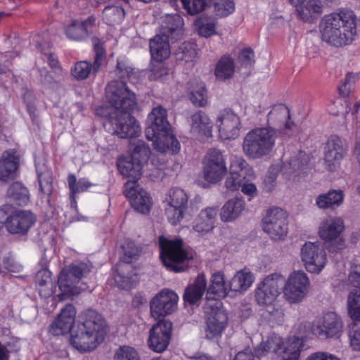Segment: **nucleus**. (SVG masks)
I'll use <instances>...</instances> for the list:
<instances>
[{"mask_svg": "<svg viewBox=\"0 0 360 360\" xmlns=\"http://www.w3.org/2000/svg\"><path fill=\"white\" fill-rule=\"evenodd\" d=\"M166 200L167 205L186 209L188 196L185 191L181 188H172L169 191Z\"/></svg>", "mask_w": 360, "mask_h": 360, "instance_id": "nucleus-51", "label": "nucleus"}, {"mask_svg": "<svg viewBox=\"0 0 360 360\" xmlns=\"http://www.w3.org/2000/svg\"><path fill=\"white\" fill-rule=\"evenodd\" d=\"M196 55V45L191 41L184 42L175 52V57L177 60L184 61L189 65H193Z\"/></svg>", "mask_w": 360, "mask_h": 360, "instance_id": "nucleus-44", "label": "nucleus"}, {"mask_svg": "<svg viewBox=\"0 0 360 360\" xmlns=\"http://www.w3.org/2000/svg\"><path fill=\"white\" fill-rule=\"evenodd\" d=\"M94 49L95 51V58L94 64L91 65L92 71L97 72L101 69L105 60V52L102 45L99 44H94Z\"/></svg>", "mask_w": 360, "mask_h": 360, "instance_id": "nucleus-62", "label": "nucleus"}, {"mask_svg": "<svg viewBox=\"0 0 360 360\" xmlns=\"http://www.w3.org/2000/svg\"><path fill=\"white\" fill-rule=\"evenodd\" d=\"M302 260L308 271L319 274L327 262L326 253L317 243L307 242L301 249Z\"/></svg>", "mask_w": 360, "mask_h": 360, "instance_id": "nucleus-20", "label": "nucleus"}, {"mask_svg": "<svg viewBox=\"0 0 360 360\" xmlns=\"http://www.w3.org/2000/svg\"><path fill=\"white\" fill-rule=\"evenodd\" d=\"M269 352L277 354L278 360H292V343L290 340L284 342L276 334L271 335L266 341L261 342L255 349V354L259 358Z\"/></svg>", "mask_w": 360, "mask_h": 360, "instance_id": "nucleus-16", "label": "nucleus"}, {"mask_svg": "<svg viewBox=\"0 0 360 360\" xmlns=\"http://www.w3.org/2000/svg\"><path fill=\"white\" fill-rule=\"evenodd\" d=\"M91 269L89 264L83 262L64 268L58 280V287L62 292L61 297L74 295L88 289V287L77 286V284L82 278L87 276Z\"/></svg>", "mask_w": 360, "mask_h": 360, "instance_id": "nucleus-9", "label": "nucleus"}, {"mask_svg": "<svg viewBox=\"0 0 360 360\" xmlns=\"http://www.w3.org/2000/svg\"><path fill=\"white\" fill-rule=\"evenodd\" d=\"M183 20L179 15H167L162 23V30L160 34L168 36L171 41H176L183 34Z\"/></svg>", "mask_w": 360, "mask_h": 360, "instance_id": "nucleus-35", "label": "nucleus"}, {"mask_svg": "<svg viewBox=\"0 0 360 360\" xmlns=\"http://www.w3.org/2000/svg\"><path fill=\"white\" fill-rule=\"evenodd\" d=\"M348 313L354 321H360V291L354 290L347 297Z\"/></svg>", "mask_w": 360, "mask_h": 360, "instance_id": "nucleus-52", "label": "nucleus"}, {"mask_svg": "<svg viewBox=\"0 0 360 360\" xmlns=\"http://www.w3.org/2000/svg\"><path fill=\"white\" fill-rule=\"evenodd\" d=\"M168 36L161 34H156L150 40V52L153 60L162 62L167 59L171 53Z\"/></svg>", "mask_w": 360, "mask_h": 360, "instance_id": "nucleus-31", "label": "nucleus"}, {"mask_svg": "<svg viewBox=\"0 0 360 360\" xmlns=\"http://www.w3.org/2000/svg\"><path fill=\"white\" fill-rule=\"evenodd\" d=\"M184 9L191 15L202 12L210 3V0H181Z\"/></svg>", "mask_w": 360, "mask_h": 360, "instance_id": "nucleus-54", "label": "nucleus"}, {"mask_svg": "<svg viewBox=\"0 0 360 360\" xmlns=\"http://www.w3.org/2000/svg\"><path fill=\"white\" fill-rule=\"evenodd\" d=\"M245 210V202L242 198H233L225 202L221 209L222 221L230 222L238 219Z\"/></svg>", "mask_w": 360, "mask_h": 360, "instance_id": "nucleus-33", "label": "nucleus"}, {"mask_svg": "<svg viewBox=\"0 0 360 360\" xmlns=\"http://www.w3.org/2000/svg\"><path fill=\"white\" fill-rule=\"evenodd\" d=\"M172 331V323L162 320L153 325L150 329L148 344L150 349L157 353L165 351L170 342Z\"/></svg>", "mask_w": 360, "mask_h": 360, "instance_id": "nucleus-21", "label": "nucleus"}, {"mask_svg": "<svg viewBox=\"0 0 360 360\" xmlns=\"http://www.w3.org/2000/svg\"><path fill=\"white\" fill-rule=\"evenodd\" d=\"M344 196L343 191L331 189L326 193L318 195L316 204L319 208L322 210L335 209L341 205Z\"/></svg>", "mask_w": 360, "mask_h": 360, "instance_id": "nucleus-38", "label": "nucleus"}, {"mask_svg": "<svg viewBox=\"0 0 360 360\" xmlns=\"http://www.w3.org/2000/svg\"><path fill=\"white\" fill-rule=\"evenodd\" d=\"M190 99L195 106L203 107L207 104V91L203 84H200L197 89L191 92Z\"/></svg>", "mask_w": 360, "mask_h": 360, "instance_id": "nucleus-58", "label": "nucleus"}, {"mask_svg": "<svg viewBox=\"0 0 360 360\" xmlns=\"http://www.w3.org/2000/svg\"><path fill=\"white\" fill-rule=\"evenodd\" d=\"M310 290V281L302 271H294V303L302 302Z\"/></svg>", "mask_w": 360, "mask_h": 360, "instance_id": "nucleus-40", "label": "nucleus"}, {"mask_svg": "<svg viewBox=\"0 0 360 360\" xmlns=\"http://www.w3.org/2000/svg\"><path fill=\"white\" fill-rule=\"evenodd\" d=\"M152 74L150 78L155 80L163 81L166 79L169 74V70L165 65L159 62L158 64L153 65L151 69Z\"/></svg>", "mask_w": 360, "mask_h": 360, "instance_id": "nucleus-64", "label": "nucleus"}, {"mask_svg": "<svg viewBox=\"0 0 360 360\" xmlns=\"http://www.w3.org/2000/svg\"><path fill=\"white\" fill-rule=\"evenodd\" d=\"M133 69L129 62L124 58H119L117 63L116 74L121 81H123L130 77Z\"/></svg>", "mask_w": 360, "mask_h": 360, "instance_id": "nucleus-61", "label": "nucleus"}, {"mask_svg": "<svg viewBox=\"0 0 360 360\" xmlns=\"http://www.w3.org/2000/svg\"><path fill=\"white\" fill-rule=\"evenodd\" d=\"M247 178L248 176L229 173L225 180V186L231 191H238Z\"/></svg>", "mask_w": 360, "mask_h": 360, "instance_id": "nucleus-60", "label": "nucleus"}, {"mask_svg": "<svg viewBox=\"0 0 360 360\" xmlns=\"http://www.w3.org/2000/svg\"><path fill=\"white\" fill-rule=\"evenodd\" d=\"M282 175L285 176L287 179H290L292 174V167L290 162L287 164L283 163L281 166L278 165H271L264 179V189L266 192H272L276 186V179L279 172Z\"/></svg>", "mask_w": 360, "mask_h": 360, "instance_id": "nucleus-34", "label": "nucleus"}, {"mask_svg": "<svg viewBox=\"0 0 360 360\" xmlns=\"http://www.w3.org/2000/svg\"><path fill=\"white\" fill-rule=\"evenodd\" d=\"M348 146L340 136L331 135L324 146L323 161L327 170L335 171L347 155Z\"/></svg>", "mask_w": 360, "mask_h": 360, "instance_id": "nucleus-15", "label": "nucleus"}, {"mask_svg": "<svg viewBox=\"0 0 360 360\" xmlns=\"http://www.w3.org/2000/svg\"><path fill=\"white\" fill-rule=\"evenodd\" d=\"M124 18V11L118 6H108L103 11V20L110 25L118 24Z\"/></svg>", "mask_w": 360, "mask_h": 360, "instance_id": "nucleus-48", "label": "nucleus"}, {"mask_svg": "<svg viewBox=\"0 0 360 360\" xmlns=\"http://www.w3.org/2000/svg\"><path fill=\"white\" fill-rule=\"evenodd\" d=\"M281 293L287 301L292 302V273L287 278L279 273L266 276L257 285L255 300L259 305L271 307Z\"/></svg>", "mask_w": 360, "mask_h": 360, "instance_id": "nucleus-5", "label": "nucleus"}, {"mask_svg": "<svg viewBox=\"0 0 360 360\" xmlns=\"http://www.w3.org/2000/svg\"><path fill=\"white\" fill-rule=\"evenodd\" d=\"M219 136L224 140H234L238 137L241 127L239 117L230 109L221 110L215 119Z\"/></svg>", "mask_w": 360, "mask_h": 360, "instance_id": "nucleus-18", "label": "nucleus"}, {"mask_svg": "<svg viewBox=\"0 0 360 360\" xmlns=\"http://www.w3.org/2000/svg\"><path fill=\"white\" fill-rule=\"evenodd\" d=\"M186 210V209L179 208V207L167 204L165 214L168 221L172 225L179 224L183 219Z\"/></svg>", "mask_w": 360, "mask_h": 360, "instance_id": "nucleus-57", "label": "nucleus"}, {"mask_svg": "<svg viewBox=\"0 0 360 360\" xmlns=\"http://www.w3.org/2000/svg\"><path fill=\"white\" fill-rule=\"evenodd\" d=\"M114 133L122 139L139 136L141 127L137 120L129 112L117 114L112 121Z\"/></svg>", "mask_w": 360, "mask_h": 360, "instance_id": "nucleus-24", "label": "nucleus"}, {"mask_svg": "<svg viewBox=\"0 0 360 360\" xmlns=\"http://www.w3.org/2000/svg\"><path fill=\"white\" fill-rule=\"evenodd\" d=\"M76 314L75 307L71 304H67L51 324V332L54 335H63L69 331L71 333Z\"/></svg>", "mask_w": 360, "mask_h": 360, "instance_id": "nucleus-26", "label": "nucleus"}, {"mask_svg": "<svg viewBox=\"0 0 360 360\" xmlns=\"http://www.w3.org/2000/svg\"><path fill=\"white\" fill-rule=\"evenodd\" d=\"M108 103L117 112H129L137 104L136 95L132 92L124 82L114 80L110 82L105 89Z\"/></svg>", "mask_w": 360, "mask_h": 360, "instance_id": "nucleus-8", "label": "nucleus"}, {"mask_svg": "<svg viewBox=\"0 0 360 360\" xmlns=\"http://www.w3.org/2000/svg\"><path fill=\"white\" fill-rule=\"evenodd\" d=\"M114 360H141V357L135 348L124 345L115 352Z\"/></svg>", "mask_w": 360, "mask_h": 360, "instance_id": "nucleus-55", "label": "nucleus"}, {"mask_svg": "<svg viewBox=\"0 0 360 360\" xmlns=\"http://www.w3.org/2000/svg\"><path fill=\"white\" fill-rule=\"evenodd\" d=\"M145 133L147 139L153 141L154 148L159 152L171 150L176 153L180 150V143L173 134L167 120V111L163 107H155L148 115Z\"/></svg>", "mask_w": 360, "mask_h": 360, "instance_id": "nucleus-2", "label": "nucleus"}, {"mask_svg": "<svg viewBox=\"0 0 360 360\" xmlns=\"http://www.w3.org/2000/svg\"><path fill=\"white\" fill-rule=\"evenodd\" d=\"M234 72L235 63L233 60L229 56H224L217 62L214 70V75L217 79L225 81L231 78Z\"/></svg>", "mask_w": 360, "mask_h": 360, "instance_id": "nucleus-42", "label": "nucleus"}, {"mask_svg": "<svg viewBox=\"0 0 360 360\" xmlns=\"http://www.w3.org/2000/svg\"><path fill=\"white\" fill-rule=\"evenodd\" d=\"M92 71V65L86 60H81L72 67L71 75L77 80L86 79Z\"/></svg>", "mask_w": 360, "mask_h": 360, "instance_id": "nucleus-53", "label": "nucleus"}, {"mask_svg": "<svg viewBox=\"0 0 360 360\" xmlns=\"http://www.w3.org/2000/svg\"><path fill=\"white\" fill-rule=\"evenodd\" d=\"M312 169L311 156L304 151L300 150L294 160V174L304 177Z\"/></svg>", "mask_w": 360, "mask_h": 360, "instance_id": "nucleus-43", "label": "nucleus"}, {"mask_svg": "<svg viewBox=\"0 0 360 360\" xmlns=\"http://www.w3.org/2000/svg\"><path fill=\"white\" fill-rule=\"evenodd\" d=\"M344 230L343 220L340 217H328L320 224L319 235L326 242H332L338 240L336 246H331L330 250L338 251L343 248V240L340 238Z\"/></svg>", "mask_w": 360, "mask_h": 360, "instance_id": "nucleus-23", "label": "nucleus"}, {"mask_svg": "<svg viewBox=\"0 0 360 360\" xmlns=\"http://www.w3.org/2000/svg\"><path fill=\"white\" fill-rule=\"evenodd\" d=\"M229 173L246 176L252 178L255 176L253 169L242 158L233 156L230 160Z\"/></svg>", "mask_w": 360, "mask_h": 360, "instance_id": "nucleus-46", "label": "nucleus"}, {"mask_svg": "<svg viewBox=\"0 0 360 360\" xmlns=\"http://www.w3.org/2000/svg\"><path fill=\"white\" fill-rule=\"evenodd\" d=\"M20 156L13 149L4 151L0 158V181H7L16 176Z\"/></svg>", "mask_w": 360, "mask_h": 360, "instance_id": "nucleus-27", "label": "nucleus"}, {"mask_svg": "<svg viewBox=\"0 0 360 360\" xmlns=\"http://www.w3.org/2000/svg\"><path fill=\"white\" fill-rule=\"evenodd\" d=\"M68 184L72 195L85 192L93 186V184L86 178H82L77 181L75 175L73 174L68 175Z\"/></svg>", "mask_w": 360, "mask_h": 360, "instance_id": "nucleus-50", "label": "nucleus"}, {"mask_svg": "<svg viewBox=\"0 0 360 360\" xmlns=\"http://www.w3.org/2000/svg\"><path fill=\"white\" fill-rule=\"evenodd\" d=\"M7 198L17 205L25 206L30 202L29 191L19 182L12 184L7 191Z\"/></svg>", "mask_w": 360, "mask_h": 360, "instance_id": "nucleus-41", "label": "nucleus"}, {"mask_svg": "<svg viewBox=\"0 0 360 360\" xmlns=\"http://www.w3.org/2000/svg\"><path fill=\"white\" fill-rule=\"evenodd\" d=\"M217 21L213 18L202 16L195 21L199 34L204 37H209L216 33Z\"/></svg>", "mask_w": 360, "mask_h": 360, "instance_id": "nucleus-49", "label": "nucleus"}, {"mask_svg": "<svg viewBox=\"0 0 360 360\" xmlns=\"http://www.w3.org/2000/svg\"><path fill=\"white\" fill-rule=\"evenodd\" d=\"M203 177L210 184L221 181L227 173L225 158L220 150L211 149L207 151L202 160Z\"/></svg>", "mask_w": 360, "mask_h": 360, "instance_id": "nucleus-14", "label": "nucleus"}, {"mask_svg": "<svg viewBox=\"0 0 360 360\" xmlns=\"http://www.w3.org/2000/svg\"><path fill=\"white\" fill-rule=\"evenodd\" d=\"M122 248L124 262L120 263L117 266L115 281L119 288L129 289L134 287L137 281V276L130 263L137 259L140 250L132 241L127 242Z\"/></svg>", "mask_w": 360, "mask_h": 360, "instance_id": "nucleus-10", "label": "nucleus"}, {"mask_svg": "<svg viewBox=\"0 0 360 360\" xmlns=\"http://www.w3.org/2000/svg\"><path fill=\"white\" fill-rule=\"evenodd\" d=\"M342 327L341 318L336 313L329 311L315 319L311 330L318 337L333 338L339 336Z\"/></svg>", "mask_w": 360, "mask_h": 360, "instance_id": "nucleus-19", "label": "nucleus"}, {"mask_svg": "<svg viewBox=\"0 0 360 360\" xmlns=\"http://www.w3.org/2000/svg\"><path fill=\"white\" fill-rule=\"evenodd\" d=\"M217 212L215 207L202 210L193 221V229L202 236L211 232L214 228Z\"/></svg>", "mask_w": 360, "mask_h": 360, "instance_id": "nucleus-30", "label": "nucleus"}, {"mask_svg": "<svg viewBox=\"0 0 360 360\" xmlns=\"http://www.w3.org/2000/svg\"><path fill=\"white\" fill-rule=\"evenodd\" d=\"M96 25V18L89 16L86 20H72L65 27L67 37L72 40L82 41L86 39Z\"/></svg>", "mask_w": 360, "mask_h": 360, "instance_id": "nucleus-28", "label": "nucleus"}, {"mask_svg": "<svg viewBox=\"0 0 360 360\" xmlns=\"http://www.w3.org/2000/svg\"><path fill=\"white\" fill-rule=\"evenodd\" d=\"M281 293L287 301L292 302V273L287 278L279 273L266 276L257 285L255 300L259 305L271 307Z\"/></svg>", "mask_w": 360, "mask_h": 360, "instance_id": "nucleus-4", "label": "nucleus"}, {"mask_svg": "<svg viewBox=\"0 0 360 360\" xmlns=\"http://www.w3.org/2000/svg\"><path fill=\"white\" fill-rule=\"evenodd\" d=\"M41 191L47 195L53 192L52 174L49 169L44 165H36Z\"/></svg>", "mask_w": 360, "mask_h": 360, "instance_id": "nucleus-45", "label": "nucleus"}, {"mask_svg": "<svg viewBox=\"0 0 360 360\" xmlns=\"http://www.w3.org/2000/svg\"><path fill=\"white\" fill-rule=\"evenodd\" d=\"M1 208L5 214L4 226L10 233L25 235L36 221L34 215L29 210H14L9 205Z\"/></svg>", "mask_w": 360, "mask_h": 360, "instance_id": "nucleus-13", "label": "nucleus"}, {"mask_svg": "<svg viewBox=\"0 0 360 360\" xmlns=\"http://www.w3.org/2000/svg\"><path fill=\"white\" fill-rule=\"evenodd\" d=\"M255 276L247 268L238 271L229 282V288L235 292H244L249 289L255 281Z\"/></svg>", "mask_w": 360, "mask_h": 360, "instance_id": "nucleus-37", "label": "nucleus"}, {"mask_svg": "<svg viewBox=\"0 0 360 360\" xmlns=\"http://www.w3.org/2000/svg\"><path fill=\"white\" fill-rule=\"evenodd\" d=\"M129 150H131V157L132 160H139L141 163L147 161L150 153V148L142 140H134L130 143Z\"/></svg>", "mask_w": 360, "mask_h": 360, "instance_id": "nucleus-47", "label": "nucleus"}, {"mask_svg": "<svg viewBox=\"0 0 360 360\" xmlns=\"http://www.w3.org/2000/svg\"><path fill=\"white\" fill-rule=\"evenodd\" d=\"M309 329V323H304L303 325H300L298 330L300 331L299 332L300 337L295 338L294 337V360H296L297 357L300 355V352L302 349L304 347V337L307 335V332Z\"/></svg>", "mask_w": 360, "mask_h": 360, "instance_id": "nucleus-59", "label": "nucleus"}, {"mask_svg": "<svg viewBox=\"0 0 360 360\" xmlns=\"http://www.w3.org/2000/svg\"><path fill=\"white\" fill-rule=\"evenodd\" d=\"M276 139V134L272 128H256L245 136L242 145L243 151L250 159H259L272 151Z\"/></svg>", "mask_w": 360, "mask_h": 360, "instance_id": "nucleus-6", "label": "nucleus"}, {"mask_svg": "<svg viewBox=\"0 0 360 360\" xmlns=\"http://www.w3.org/2000/svg\"><path fill=\"white\" fill-rule=\"evenodd\" d=\"M262 229L271 239L284 240L288 232L287 212L280 207L270 208L263 218Z\"/></svg>", "mask_w": 360, "mask_h": 360, "instance_id": "nucleus-12", "label": "nucleus"}, {"mask_svg": "<svg viewBox=\"0 0 360 360\" xmlns=\"http://www.w3.org/2000/svg\"><path fill=\"white\" fill-rule=\"evenodd\" d=\"M356 20L352 12L326 15L320 24L322 40L336 47L351 43L356 34Z\"/></svg>", "mask_w": 360, "mask_h": 360, "instance_id": "nucleus-3", "label": "nucleus"}, {"mask_svg": "<svg viewBox=\"0 0 360 360\" xmlns=\"http://www.w3.org/2000/svg\"><path fill=\"white\" fill-rule=\"evenodd\" d=\"M143 163L131 158L118 160L117 168L120 174L126 177L131 178L136 183L142 175Z\"/></svg>", "mask_w": 360, "mask_h": 360, "instance_id": "nucleus-39", "label": "nucleus"}, {"mask_svg": "<svg viewBox=\"0 0 360 360\" xmlns=\"http://www.w3.org/2000/svg\"><path fill=\"white\" fill-rule=\"evenodd\" d=\"M294 4L297 17L304 22H314L323 13V5L319 0H304Z\"/></svg>", "mask_w": 360, "mask_h": 360, "instance_id": "nucleus-29", "label": "nucleus"}, {"mask_svg": "<svg viewBox=\"0 0 360 360\" xmlns=\"http://www.w3.org/2000/svg\"><path fill=\"white\" fill-rule=\"evenodd\" d=\"M179 297L170 290L164 289L158 292L150 302V314L155 319L169 315L176 309Z\"/></svg>", "mask_w": 360, "mask_h": 360, "instance_id": "nucleus-17", "label": "nucleus"}, {"mask_svg": "<svg viewBox=\"0 0 360 360\" xmlns=\"http://www.w3.org/2000/svg\"><path fill=\"white\" fill-rule=\"evenodd\" d=\"M231 290L229 283L225 281L224 274L221 271H217L212 274L210 278V284L207 290V299L208 302L216 300L214 295L217 297H226Z\"/></svg>", "mask_w": 360, "mask_h": 360, "instance_id": "nucleus-32", "label": "nucleus"}, {"mask_svg": "<svg viewBox=\"0 0 360 360\" xmlns=\"http://www.w3.org/2000/svg\"><path fill=\"white\" fill-rule=\"evenodd\" d=\"M206 289L205 276L204 274H200L196 277L194 283L186 288L183 296L184 302L190 304L197 303L202 298Z\"/></svg>", "mask_w": 360, "mask_h": 360, "instance_id": "nucleus-36", "label": "nucleus"}, {"mask_svg": "<svg viewBox=\"0 0 360 360\" xmlns=\"http://www.w3.org/2000/svg\"><path fill=\"white\" fill-rule=\"evenodd\" d=\"M356 75L353 73H348L343 82V83L339 86L338 90L340 94L342 97H347L349 95L352 84L355 82Z\"/></svg>", "mask_w": 360, "mask_h": 360, "instance_id": "nucleus-63", "label": "nucleus"}, {"mask_svg": "<svg viewBox=\"0 0 360 360\" xmlns=\"http://www.w3.org/2000/svg\"><path fill=\"white\" fill-rule=\"evenodd\" d=\"M158 245L160 259L168 270L179 273L187 269L188 262L193 259V254L184 249L181 240H173L160 236Z\"/></svg>", "mask_w": 360, "mask_h": 360, "instance_id": "nucleus-7", "label": "nucleus"}, {"mask_svg": "<svg viewBox=\"0 0 360 360\" xmlns=\"http://www.w3.org/2000/svg\"><path fill=\"white\" fill-rule=\"evenodd\" d=\"M124 194L131 201V206L139 212L148 213L152 200L149 194L134 181H127L124 186Z\"/></svg>", "mask_w": 360, "mask_h": 360, "instance_id": "nucleus-22", "label": "nucleus"}, {"mask_svg": "<svg viewBox=\"0 0 360 360\" xmlns=\"http://www.w3.org/2000/svg\"><path fill=\"white\" fill-rule=\"evenodd\" d=\"M106 335V323L96 311L88 309L79 316L71 329L70 342L80 352H89L103 342Z\"/></svg>", "mask_w": 360, "mask_h": 360, "instance_id": "nucleus-1", "label": "nucleus"}, {"mask_svg": "<svg viewBox=\"0 0 360 360\" xmlns=\"http://www.w3.org/2000/svg\"><path fill=\"white\" fill-rule=\"evenodd\" d=\"M215 14L219 17H225L235 10L233 0H217L214 5Z\"/></svg>", "mask_w": 360, "mask_h": 360, "instance_id": "nucleus-56", "label": "nucleus"}, {"mask_svg": "<svg viewBox=\"0 0 360 360\" xmlns=\"http://www.w3.org/2000/svg\"><path fill=\"white\" fill-rule=\"evenodd\" d=\"M190 133L195 138L205 140L212 137L213 123L203 111L198 110L192 114L188 120Z\"/></svg>", "mask_w": 360, "mask_h": 360, "instance_id": "nucleus-25", "label": "nucleus"}, {"mask_svg": "<svg viewBox=\"0 0 360 360\" xmlns=\"http://www.w3.org/2000/svg\"><path fill=\"white\" fill-rule=\"evenodd\" d=\"M205 338L209 340L219 338L228 323V316L219 301L207 302L204 307Z\"/></svg>", "mask_w": 360, "mask_h": 360, "instance_id": "nucleus-11", "label": "nucleus"}]
</instances>
